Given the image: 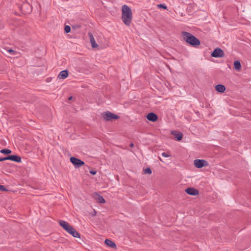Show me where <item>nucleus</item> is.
I'll list each match as a JSON object with an SVG mask.
<instances>
[{
	"instance_id": "1",
	"label": "nucleus",
	"mask_w": 251,
	"mask_h": 251,
	"mask_svg": "<svg viewBox=\"0 0 251 251\" xmlns=\"http://www.w3.org/2000/svg\"><path fill=\"white\" fill-rule=\"evenodd\" d=\"M181 34L183 40L191 46L196 47L201 44L200 41L190 33L183 31Z\"/></svg>"
},
{
	"instance_id": "2",
	"label": "nucleus",
	"mask_w": 251,
	"mask_h": 251,
	"mask_svg": "<svg viewBox=\"0 0 251 251\" xmlns=\"http://www.w3.org/2000/svg\"><path fill=\"white\" fill-rule=\"evenodd\" d=\"M132 11L129 6L124 5L122 6V19L123 23L127 26H129L132 21Z\"/></svg>"
},
{
	"instance_id": "3",
	"label": "nucleus",
	"mask_w": 251,
	"mask_h": 251,
	"mask_svg": "<svg viewBox=\"0 0 251 251\" xmlns=\"http://www.w3.org/2000/svg\"><path fill=\"white\" fill-rule=\"evenodd\" d=\"M70 160L75 168H78L85 164L83 161L75 157H71Z\"/></svg>"
},
{
	"instance_id": "4",
	"label": "nucleus",
	"mask_w": 251,
	"mask_h": 251,
	"mask_svg": "<svg viewBox=\"0 0 251 251\" xmlns=\"http://www.w3.org/2000/svg\"><path fill=\"white\" fill-rule=\"evenodd\" d=\"M102 117L106 121H110L112 120H116L119 118V116L117 115H115L109 111H106L105 112L102 113Z\"/></svg>"
},
{
	"instance_id": "5",
	"label": "nucleus",
	"mask_w": 251,
	"mask_h": 251,
	"mask_svg": "<svg viewBox=\"0 0 251 251\" xmlns=\"http://www.w3.org/2000/svg\"><path fill=\"white\" fill-rule=\"evenodd\" d=\"M195 166L197 168H201L203 167L207 166L208 163L203 159H196L194 162Z\"/></svg>"
},
{
	"instance_id": "6",
	"label": "nucleus",
	"mask_w": 251,
	"mask_h": 251,
	"mask_svg": "<svg viewBox=\"0 0 251 251\" xmlns=\"http://www.w3.org/2000/svg\"><path fill=\"white\" fill-rule=\"evenodd\" d=\"M211 56L215 58L223 57L224 56V51L220 48H217L211 54Z\"/></svg>"
},
{
	"instance_id": "7",
	"label": "nucleus",
	"mask_w": 251,
	"mask_h": 251,
	"mask_svg": "<svg viewBox=\"0 0 251 251\" xmlns=\"http://www.w3.org/2000/svg\"><path fill=\"white\" fill-rule=\"evenodd\" d=\"M66 231L74 237H80V234L71 226H70L67 230H66Z\"/></svg>"
},
{
	"instance_id": "8",
	"label": "nucleus",
	"mask_w": 251,
	"mask_h": 251,
	"mask_svg": "<svg viewBox=\"0 0 251 251\" xmlns=\"http://www.w3.org/2000/svg\"><path fill=\"white\" fill-rule=\"evenodd\" d=\"M185 192L191 196H197L199 194V191L194 188L190 187L185 189Z\"/></svg>"
},
{
	"instance_id": "9",
	"label": "nucleus",
	"mask_w": 251,
	"mask_h": 251,
	"mask_svg": "<svg viewBox=\"0 0 251 251\" xmlns=\"http://www.w3.org/2000/svg\"><path fill=\"white\" fill-rule=\"evenodd\" d=\"M147 119L150 121L155 122L157 121L158 116L156 114L151 112L147 115Z\"/></svg>"
},
{
	"instance_id": "10",
	"label": "nucleus",
	"mask_w": 251,
	"mask_h": 251,
	"mask_svg": "<svg viewBox=\"0 0 251 251\" xmlns=\"http://www.w3.org/2000/svg\"><path fill=\"white\" fill-rule=\"evenodd\" d=\"M88 36L90 38L92 47L93 48H97L98 47V44L96 43V42L95 41V38H94L93 34L91 32H89Z\"/></svg>"
},
{
	"instance_id": "11",
	"label": "nucleus",
	"mask_w": 251,
	"mask_h": 251,
	"mask_svg": "<svg viewBox=\"0 0 251 251\" xmlns=\"http://www.w3.org/2000/svg\"><path fill=\"white\" fill-rule=\"evenodd\" d=\"M69 75V72L67 70H65L61 71L58 75L57 77L59 79H64L67 77Z\"/></svg>"
},
{
	"instance_id": "12",
	"label": "nucleus",
	"mask_w": 251,
	"mask_h": 251,
	"mask_svg": "<svg viewBox=\"0 0 251 251\" xmlns=\"http://www.w3.org/2000/svg\"><path fill=\"white\" fill-rule=\"evenodd\" d=\"M172 134L175 136L176 141H179L182 139L183 134L180 132H178L176 131H173L172 132Z\"/></svg>"
},
{
	"instance_id": "13",
	"label": "nucleus",
	"mask_w": 251,
	"mask_h": 251,
	"mask_svg": "<svg viewBox=\"0 0 251 251\" xmlns=\"http://www.w3.org/2000/svg\"><path fill=\"white\" fill-rule=\"evenodd\" d=\"M104 243L109 247L114 249L116 248L117 246L116 244L110 239H105Z\"/></svg>"
},
{
	"instance_id": "14",
	"label": "nucleus",
	"mask_w": 251,
	"mask_h": 251,
	"mask_svg": "<svg viewBox=\"0 0 251 251\" xmlns=\"http://www.w3.org/2000/svg\"><path fill=\"white\" fill-rule=\"evenodd\" d=\"M59 225L65 230H67V229L70 226L68 223L63 220L59 221Z\"/></svg>"
},
{
	"instance_id": "15",
	"label": "nucleus",
	"mask_w": 251,
	"mask_h": 251,
	"mask_svg": "<svg viewBox=\"0 0 251 251\" xmlns=\"http://www.w3.org/2000/svg\"><path fill=\"white\" fill-rule=\"evenodd\" d=\"M215 90L220 93H224L226 90V87L222 84H218L215 86Z\"/></svg>"
},
{
	"instance_id": "16",
	"label": "nucleus",
	"mask_w": 251,
	"mask_h": 251,
	"mask_svg": "<svg viewBox=\"0 0 251 251\" xmlns=\"http://www.w3.org/2000/svg\"><path fill=\"white\" fill-rule=\"evenodd\" d=\"M95 199L98 202L100 203H104L105 202V201L102 196L96 194L95 196Z\"/></svg>"
},
{
	"instance_id": "17",
	"label": "nucleus",
	"mask_w": 251,
	"mask_h": 251,
	"mask_svg": "<svg viewBox=\"0 0 251 251\" xmlns=\"http://www.w3.org/2000/svg\"><path fill=\"white\" fill-rule=\"evenodd\" d=\"M11 160L19 163L21 162V157L17 155H11Z\"/></svg>"
},
{
	"instance_id": "18",
	"label": "nucleus",
	"mask_w": 251,
	"mask_h": 251,
	"mask_svg": "<svg viewBox=\"0 0 251 251\" xmlns=\"http://www.w3.org/2000/svg\"><path fill=\"white\" fill-rule=\"evenodd\" d=\"M234 67L236 70L239 71L241 69L240 62L238 60L235 61L234 62Z\"/></svg>"
},
{
	"instance_id": "19",
	"label": "nucleus",
	"mask_w": 251,
	"mask_h": 251,
	"mask_svg": "<svg viewBox=\"0 0 251 251\" xmlns=\"http://www.w3.org/2000/svg\"><path fill=\"white\" fill-rule=\"evenodd\" d=\"M0 152L4 154H8L11 153V151L8 149H4L1 150Z\"/></svg>"
},
{
	"instance_id": "20",
	"label": "nucleus",
	"mask_w": 251,
	"mask_h": 251,
	"mask_svg": "<svg viewBox=\"0 0 251 251\" xmlns=\"http://www.w3.org/2000/svg\"><path fill=\"white\" fill-rule=\"evenodd\" d=\"M65 32L68 33L71 31V27L69 25H66L64 27Z\"/></svg>"
},
{
	"instance_id": "21",
	"label": "nucleus",
	"mask_w": 251,
	"mask_h": 251,
	"mask_svg": "<svg viewBox=\"0 0 251 251\" xmlns=\"http://www.w3.org/2000/svg\"><path fill=\"white\" fill-rule=\"evenodd\" d=\"M144 171L145 174H151V170L150 168H146Z\"/></svg>"
},
{
	"instance_id": "22",
	"label": "nucleus",
	"mask_w": 251,
	"mask_h": 251,
	"mask_svg": "<svg viewBox=\"0 0 251 251\" xmlns=\"http://www.w3.org/2000/svg\"><path fill=\"white\" fill-rule=\"evenodd\" d=\"M157 7L159 8H162L164 9H167V7L164 4H159L157 5Z\"/></svg>"
},
{
	"instance_id": "23",
	"label": "nucleus",
	"mask_w": 251,
	"mask_h": 251,
	"mask_svg": "<svg viewBox=\"0 0 251 251\" xmlns=\"http://www.w3.org/2000/svg\"><path fill=\"white\" fill-rule=\"evenodd\" d=\"M162 155L164 157H169L171 156V154L168 152H163L162 153Z\"/></svg>"
},
{
	"instance_id": "24",
	"label": "nucleus",
	"mask_w": 251,
	"mask_h": 251,
	"mask_svg": "<svg viewBox=\"0 0 251 251\" xmlns=\"http://www.w3.org/2000/svg\"><path fill=\"white\" fill-rule=\"evenodd\" d=\"M7 51L11 55H15L16 53L15 51L12 49H9Z\"/></svg>"
},
{
	"instance_id": "25",
	"label": "nucleus",
	"mask_w": 251,
	"mask_h": 251,
	"mask_svg": "<svg viewBox=\"0 0 251 251\" xmlns=\"http://www.w3.org/2000/svg\"><path fill=\"white\" fill-rule=\"evenodd\" d=\"M90 173L92 175H95L97 173V171L95 170H92L90 171Z\"/></svg>"
},
{
	"instance_id": "26",
	"label": "nucleus",
	"mask_w": 251,
	"mask_h": 251,
	"mask_svg": "<svg viewBox=\"0 0 251 251\" xmlns=\"http://www.w3.org/2000/svg\"><path fill=\"white\" fill-rule=\"evenodd\" d=\"M0 190L2 191H6V189L4 186L0 185Z\"/></svg>"
},
{
	"instance_id": "27",
	"label": "nucleus",
	"mask_w": 251,
	"mask_h": 251,
	"mask_svg": "<svg viewBox=\"0 0 251 251\" xmlns=\"http://www.w3.org/2000/svg\"><path fill=\"white\" fill-rule=\"evenodd\" d=\"M11 155H8V156H6V157H4V160H11Z\"/></svg>"
},
{
	"instance_id": "28",
	"label": "nucleus",
	"mask_w": 251,
	"mask_h": 251,
	"mask_svg": "<svg viewBox=\"0 0 251 251\" xmlns=\"http://www.w3.org/2000/svg\"><path fill=\"white\" fill-rule=\"evenodd\" d=\"M5 161L4 157H0V162Z\"/></svg>"
},
{
	"instance_id": "29",
	"label": "nucleus",
	"mask_w": 251,
	"mask_h": 251,
	"mask_svg": "<svg viewBox=\"0 0 251 251\" xmlns=\"http://www.w3.org/2000/svg\"><path fill=\"white\" fill-rule=\"evenodd\" d=\"M73 99V97L72 96H71L69 98H68V100H72Z\"/></svg>"
},
{
	"instance_id": "30",
	"label": "nucleus",
	"mask_w": 251,
	"mask_h": 251,
	"mask_svg": "<svg viewBox=\"0 0 251 251\" xmlns=\"http://www.w3.org/2000/svg\"><path fill=\"white\" fill-rule=\"evenodd\" d=\"M134 146V144L133 143H131L130 145V147H133Z\"/></svg>"
}]
</instances>
